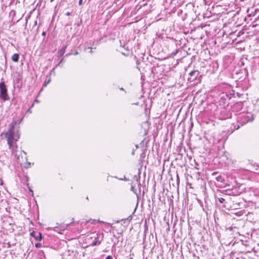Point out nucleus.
<instances>
[{
	"mask_svg": "<svg viewBox=\"0 0 259 259\" xmlns=\"http://www.w3.org/2000/svg\"><path fill=\"white\" fill-rule=\"evenodd\" d=\"M16 124L15 120L12 122L8 131L4 134L7 139L9 148L13 153H15L18 151L16 142L19 139L20 135L19 130L16 132H15L14 128Z\"/></svg>",
	"mask_w": 259,
	"mask_h": 259,
	"instance_id": "nucleus-1",
	"label": "nucleus"
},
{
	"mask_svg": "<svg viewBox=\"0 0 259 259\" xmlns=\"http://www.w3.org/2000/svg\"><path fill=\"white\" fill-rule=\"evenodd\" d=\"M254 115L251 112H243L240 113L237 117V122L243 126L248 122H251L254 119Z\"/></svg>",
	"mask_w": 259,
	"mask_h": 259,
	"instance_id": "nucleus-2",
	"label": "nucleus"
},
{
	"mask_svg": "<svg viewBox=\"0 0 259 259\" xmlns=\"http://www.w3.org/2000/svg\"><path fill=\"white\" fill-rule=\"evenodd\" d=\"M0 98L4 101H8L10 100L7 87L4 81H2L0 83Z\"/></svg>",
	"mask_w": 259,
	"mask_h": 259,
	"instance_id": "nucleus-3",
	"label": "nucleus"
},
{
	"mask_svg": "<svg viewBox=\"0 0 259 259\" xmlns=\"http://www.w3.org/2000/svg\"><path fill=\"white\" fill-rule=\"evenodd\" d=\"M199 72L197 70H193L189 73L190 77L188 78V80L190 81H193L196 79L199 75Z\"/></svg>",
	"mask_w": 259,
	"mask_h": 259,
	"instance_id": "nucleus-4",
	"label": "nucleus"
},
{
	"mask_svg": "<svg viewBox=\"0 0 259 259\" xmlns=\"http://www.w3.org/2000/svg\"><path fill=\"white\" fill-rule=\"evenodd\" d=\"M30 235L32 237H34L35 240H36L40 241L42 238V234L40 232L36 233L33 231L31 233H30Z\"/></svg>",
	"mask_w": 259,
	"mask_h": 259,
	"instance_id": "nucleus-5",
	"label": "nucleus"
},
{
	"mask_svg": "<svg viewBox=\"0 0 259 259\" xmlns=\"http://www.w3.org/2000/svg\"><path fill=\"white\" fill-rule=\"evenodd\" d=\"M19 55L17 53H15L12 56V60L15 62H18L19 61Z\"/></svg>",
	"mask_w": 259,
	"mask_h": 259,
	"instance_id": "nucleus-6",
	"label": "nucleus"
},
{
	"mask_svg": "<svg viewBox=\"0 0 259 259\" xmlns=\"http://www.w3.org/2000/svg\"><path fill=\"white\" fill-rule=\"evenodd\" d=\"M66 47H64L62 49H61L58 51V54H59L60 57H62L63 56L64 54L65 53Z\"/></svg>",
	"mask_w": 259,
	"mask_h": 259,
	"instance_id": "nucleus-7",
	"label": "nucleus"
},
{
	"mask_svg": "<svg viewBox=\"0 0 259 259\" xmlns=\"http://www.w3.org/2000/svg\"><path fill=\"white\" fill-rule=\"evenodd\" d=\"M100 241L96 240H95L92 243V246H95V245H98V244H100Z\"/></svg>",
	"mask_w": 259,
	"mask_h": 259,
	"instance_id": "nucleus-8",
	"label": "nucleus"
},
{
	"mask_svg": "<svg viewBox=\"0 0 259 259\" xmlns=\"http://www.w3.org/2000/svg\"><path fill=\"white\" fill-rule=\"evenodd\" d=\"M216 180L218 181H219V182H222L223 181L222 177L221 176L217 177L216 178Z\"/></svg>",
	"mask_w": 259,
	"mask_h": 259,
	"instance_id": "nucleus-9",
	"label": "nucleus"
},
{
	"mask_svg": "<svg viewBox=\"0 0 259 259\" xmlns=\"http://www.w3.org/2000/svg\"><path fill=\"white\" fill-rule=\"evenodd\" d=\"M218 199H219V202L221 203H223L225 201V199L222 197L219 198Z\"/></svg>",
	"mask_w": 259,
	"mask_h": 259,
	"instance_id": "nucleus-10",
	"label": "nucleus"
},
{
	"mask_svg": "<svg viewBox=\"0 0 259 259\" xmlns=\"http://www.w3.org/2000/svg\"><path fill=\"white\" fill-rule=\"evenodd\" d=\"M35 246L36 247V248H39V247H40L41 246V244L40 243H35Z\"/></svg>",
	"mask_w": 259,
	"mask_h": 259,
	"instance_id": "nucleus-11",
	"label": "nucleus"
},
{
	"mask_svg": "<svg viewBox=\"0 0 259 259\" xmlns=\"http://www.w3.org/2000/svg\"><path fill=\"white\" fill-rule=\"evenodd\" d=\"M231 115L232 114L231 113H229L226 116V117H225V118H230L231 117Z\"/></svg>",
	"mask_w": 259,
	"mask_h": 259,
	"instance_id": "nucleus-12",
	"label": "nucleus"
},
{
	"mask_svg": "<svg viewBox=\"0 0 259 259\" xmlns=\"http://www.w3.org/2000/svg\"><path fill=\"white\" fill-rule=\"evenodd\" d=\"M10 15H11L12 16H14L15 15V11H11L10 13Z\"/></svg>",
	"mask_w": 259,
	"mask_h": 259,
	"instance_id": "nucleus-13",
	"label": "nucleus"
},
{
	"mask_svg": "<svg viewBox=\"0 0 259 259\" xmlns=\"http://www.w3.org/2000/svg\"><path fill=\"white\" fill-rule=\"evenodd\" d=\"M32 113V110H31V108H29V109L27 110V111H26V113Z\"/></svg>",
	"mask_w": 259,
	"mask_h": 259,
	"instance_id": "nucleus-14",
	"label": "nucleus"
},
{
	"mask_svg": "<svg viewBox=\"0 0 259 259\" xmlns=\"http://www.w3.org/2000/svg\"><path fill=\"white\" fill-rule=\"evenodd\" d=\"M83 4V0H79V5L80 6L82 5Z\"/></svg>",
	"mask_w": 259,
	"mask_h": 259,
	"instance_id": "nucleus-15",
	"label": "nucleus"
},
{
	"mask_svg": "<svg viewBox=\"0 0 259 259\" xmlns=\"http://www.w3.org/2000/svg\"><path fill=\"white\" fill-rule=\"evenodd\" d=\"M105 259H112V257L111 255L107 256Z\"/></svg>",
	"mask_w": 259,
	"mask_h": 259,
	"instance_id": "nucleus-16",
	"label": "nucleus"
},
{
	"mask_svg": "<svg viewBox=\"0 0 259 259\" xmlns=\"http://www.w3.org/2000/svg\"><path fill=\"white\" fill-rule=\"evenodd\" d=\"M132 219V215L129 216V217L127 218V220H128V221H131Z\"/></svg>",
	"mask_w": 259,
	"mask_h": 259,
	"instance_id": "nucleus-17",
	"label": "nucleus"
},
{
	"mask_svg": "<svg viewBox=\"0 0 259 259\" xmlns=\"http://www.w3.org/2000/svg\"><path fill=\"white\" fill-rule=\"evenodd\" d=\"M242 18H243V20L245 21L247 20V18H250V17H242Z\"/></svg>",
	"mask_w": 259,
	"mask_h": 259,
	"instance_id": "nucleus-18",
	"label": "nucleus"
},
{
	"mask_svg": "<svg viewBox=\"0 0 259 259\" xmlns=\"http://www.w3.org/2000/svg\"><path fill=\"white\" fill-rule=\"evenodd\" d=\"M258 17H255L253 23L255 22L256 21H257L258 20Z\"/></svg>",
	"mask_w": 259,
	"mask_h": 259,
	"instance_id": "nucleus-19",
	"label": "nucleus"
},
{
	"mask_svg": "<svg viewBox=\"0 0 259 259\" xmlns=\"http://www.w3.org/2000/svg\"><path fill=\"white\" fill-rule=\"evenodd\" d=\"M46 32H45V31H43V32H42V35L45 36V35H46Z\"/></svg>",
	"mask_w": 259,
	"mask_h": 259,
	"instance_id": "nucleus-20",
	"label": "nucleus"
},
{
	"mask_svg": "<svg viewBox=\"0 0 259 259\" xmlns=\"http://www.w3.org/2000/svg\"><path fill=\"white\" fill-rule=\"evenodd\" d=\"M50 81V79L49 80H48V82H47V83H45V84H44V86L46 87L47 85V84Z\"/></svg>",
	"mask_w": 259,
	"mask_h": 259,
	"instance_id": "nucleus-21",
	"label": "nucleus"
},
{
	"mask_svg": "<svg viewBox=\"0 0 259 259\" xmlns=\"http://www.w3.org/2000/svg\"><path fill=\"white\" fill-rule=\"evenodd\" d=\"M34 102H36V103H39V101L37 99H35L34 100Z\"/></svg>",
	"mask_w": 259,
	"mask_h": 259,
	"instance_id": "nucleus-22",
	"label": "nucleus"
},
{
	"mask_svg": "<svg viewBox=\"0 0 259 259\" xmlns=\"http://www.w3.org/2000/svg\"><path fill=\"white\" fill-rule=\"evenodd\" d=\"M177 181L179 182V178L178 175H177Z\"/></svg>",
	"mask_w": 259,
	"mask_h": 259,
	"instance_id": "nucleus-23",
	"label": "nucleus"
},
{
	"mask_svg": "<svg viewBox=\"0 0 259 259\" xmlns=\"http://www.w3.org/2000/svg\"><path fill=\"white\" fill-rule=\"evenodd\" d=\"M257 25V24H252V26H253V27H255V26H256Z\"/></svg>",
	"mask_w": 259,
	"mask_h": 259,
	"instance_id": "nucleus-24",
	"label": "nucleus"
},
{
	"mask_svg": "<svg viewBox=\"0 0 259 259\" xmlns=\"http://www.w3.org/2000/svg\"><path fill=\"white\" fill-rule=\"evenodd\" d=\"M28 17H26V19H25V21H26V23L27 22V18Z\"/></svg>",
	"mask_w": 259,
	"mask_h": 259,
	"instance_id": "nucleus-25",
	"label": "nucleus"
},
{
	"mask_svg": "<svg viewBox=\"0 0 259 259\" xmlns=\"http://www.w3.org/2000/svg\"><path fill=\"white\" fill-rule=\"evenodd\" d=\"M33 106H34V104H32L31 105V106L30 108H32Z\"/></svg>",
	"mask_w": 259,
	"mask_h": 259,
	"instance_id": "nucleus-26",
	"label": "nucleus"
},
{
	"mask_svg": "<svg viewBox=\"0 0 259 259\" xmlns=\"http://www.w3.org/2000/svg\"><path fill=\"white\" fill-rule=\"evenodd\" d=\"M89 48L91 49L90 52L92 53V48Z\"/></svg>",
	"mask_w": 259,
	"mask_h": 259,
	"instance_id": "nucleus-27",
	"label": "nucleus"
},
{
	"mask_svg": "<svg viewBox=\"0 0 259 259\" xmlns=\"http://www.w3.org/2000/svg\"><path fill=\"white\" fill-rule=\"evenodd\" d=\"M239 126H240V125H238V126H237V127L236 129V130L238 129V128H239Z\"/></svg>",
	"mask_w": 259,
	"mask_h": 259,
	"instance_id": "nucleus-28",
	"label": "nucleus"
},
{
	"mask_svg": "<svg viewBox=\"0 0 259 259\" xmlns=\"http://www.w3.org/2000/svg\"><path fill=\"white\" fill-rule=\"evenodd\" d=\"M133 189H134V187L132 186V187H131V190H133Z\"/></svg>",
	"mask_w": 259,
	"mask_h": 259,
	"instance_id": "nucleus-29",
	"label": "nucleus"
},
{
	"mask_svg": "<svg viewBox=\"0 0 259 259\" xmlns=\"http://www.w3.org/2000/svg\"><path fill=\"white\" fill-rule=\"evenodd\" d=\"M29 191H30V192H32V190H31V189H30L29 188Z\"/></svg>",
	"mask_w": 259,
	"mask_h": 259,
	"instance_id": "nucleus-30",
	"label": "nucleus"
},
{
	"mask_svg": "<svg viewBox=\"0 0 259 259\" xmlns=\"http://www.w3.org/2000/svg\"><path fill=\"white\" fill-rule=\"evenodd\" d=\"M247 16H248V17L251 16V15H250V14H248V15H247Z\"/></svg>",
	"mask_w": 259,
	"mask_h": 259,
	"instance_id": "nucleus-31",
	"label": "nucleus"
},
{
	"mask_svg": "<svg viewBox=\"0 0 259 259\" xmlns=\"http://www.w3.org/2000/svg\"><path fill=\"white\" fill-rule=\"evenodd\" d=\"M74 54L75 55H77V54H78V53L77 52H75Z\"/></svg>",
	"mask_w": 259,
	"mask_h": 259,
	"instance_id": "nucleus-32",
	"label": "nucleus"
},
{
	"mask_svg": "<svg viewBox=\"0 0 259 259\" xmlns=\"http://www.w3.org/2000/svg\"><path fill=\"white\" fill-rule=\"evenodd\" d=\"M215 172H213V173H212V175H215Z\"/></svg>",
	"mask_w": 259,
	"mask_h": 259,
	"instance_id": "nucleus-33",
	"label": "nucleus"
},
{
	"mask_svg": "<svg viewBox=\"0 0 259 259\" xmlns=\"http://www.w3.org/2000/svg\"><path fill=\"white\" fill-rule=\"evenodd\" d=\"M54 1V0H51V1H50V2H53Z\"/></svg>",
	"mask_w": 259,
	"mask_h": 259,
	"instance_id": "nucleus-34",
	"label": "nucleus"
},
{
	"mask_svg": "<svg viewBox=\"0 0 259 259\" xmlns=\"http://www.w3.org/2000/svg\"><path fill=\"white\" fill-rule=\"evenodd\" d=\"M36 23H37V21H36L35 22V25H36Z\"/></svg>",
	"mask_w": 259,
	"mask_h": 259,
	"instance_id": "nucleus-35",
	"label": "nucleus"
},
{
	"mask_svg": "<svg viewBox=\"0 0 259 259\" xmlns=\"http://www.w3.org/2000/svg\"><path fill=\"white\" fill-rule=\"evenodd\" d=\"M217 0H214V1L215 2Z\"/></svg>",
	"mask_w": 259,
	"mask_h": 259,
	"instance_id": "nucleus-36",
	"label": "nucleus"
}]
</instances>
